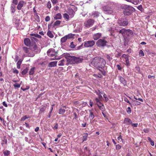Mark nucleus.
<instances>
[{"instance_id":"obj_1","label":"nucleus","mask_w":156,"mask_h":156,"mask_svg":"<svg viewBox=\"0 0 156 156\" xmlns=\"http://www.w3.org/2000/svg\"><path fill=\"white\" fill-rule=\"evenodd\" d=\"M66 58L69 63L72 64L80 63L82 61L81 58L75 56L67 55L66 57Z\"/></svg>"},{"instance_id":"obj_2","label":"nucleus","mask_w":156,"mask_h":156,"mask_svg":"<svg viewBox=\"0 0 156 156\" xmlns=\"http://www.w3.org/2000/svg\"><path fill=\"white\" fill-rule=\"evenodd\" d=\"M117 23L120 26L125 27L128 25L129 22L128 20L121 18L118 20Z\"/></svg>"},{"instance_id":"obj_3","label":"nucleus","mask_w":156,"mask_h":156,"mask_svg":"<svg viewBox=\"0 0 156 156\" xmlns=\"http://www.w3.org/2000/svg\"><path fill=\"white\" fill-rule=\"evenodd\" d=\"M108 42L103 39H99L96 42L97 45L99 47H103L106 46Z\"/></svg>"},{"instance_id":"obj_4","label":"nucleus","mask_w":156,"mask_h":156,"mask_svg":"<svg viewBox=\"0 0 156 156\" xmlns=\"http://www.w3.org/2000/svg\"><path fill=\"white\" fill-rule=\"evenodd\" d=\"M102 9L105 14H111L114 13L113 9L108 6H105L102 7Z\"/></svg>"},{"instance_id":"obj_5","label":"nucleus","mask_w":156,"mask_h":156,"mask_svg":"<svg viewBox=\"0 0 156 156\" xmlns=\"http://www.w3.org/2000/svg\"><path fill=\"white\" fill-rule=\"evenodd\" d=\"M23 50L24 52L27 54L29 57H33L34 55V54L30 48L26 47H23Z\"/></svg>"},{"instance_id":"obj_6","label":"nucleus","mask_w":156,"mask_h":156,"mask_svg":"<svg viewBox=\"0 0 156 156\" xmlns=\"http://www.w3.org/2000/svg\"><path fill=\"white\" fill-rule=\"evenodd\" d=\"M94 23V20L93 19H89L84 23L83 25L86 27L89 28L92 26Z\"/></svg>"},{"instance_id":"obj_7","label":"nucleus","mask_w":156,"mask_h":156,"mask_svg":"<svg viewBox=\"0 0 156 156\" xmlns=\"http://www.w3.org/2000/svg\"><path fill=\"white\" fill-rule=\"evenodd\" d=\"M95 44V41L94 40L88 41H85L84 46L86 48L91 47Z\"/></svg>"},{"instance_id":"obj_8","label":"nucleus","mask_w":156,"mask_h":156,"mask_svg":"<svg viewBox=\"0 0 156 156\" xmlns=\"http://www.w3.org/2000/svg\"><path fill=\"white\" fill-rule=\"evenodd\" d=\"M100 57H97L93 58L91 61V64L92 65L98 67V62L99 61Z\"/></svg>"},{"instance_id":"obj_9","label":"nucleus","mask_w":156,"mask_h":156,"mask_svg":"<svg viewBox=\"0 0 156 156\" xmlns=\"http://www.w3.org/2000/svg\"><path fill=\"white\" fill-rule=\"evenodd\" d=\"M73 37V35L71 34H69L65 35L61 39L60 42L61 44L65 42L67 39L72 38Z\"/></svg>"},{"instance_id":"obj_10","label":"nucleus","mask_w":156,"mask_h":156,"mask_svg":"<svg viewBox=\"0 0 156 156\" xmlns=\"http://www.w3.org/2000/svg\"><path fill=\"white\" fill-rule=\"evenodd\" d=\"M106 62L105 60L103 58L100 57L99 61L98 62V67L101 68V69L104 68L106 64Z\"/></svg>"},{"instance_id":"obj_11","label":"nucleus","mask_w":156,"mask_h":156,"mask_svg":"<svg viewBox=\"0 0 156 156\" xmlns=\"http://www.w3.org/2000/svg\"><path fill=\"white\" fill-rule=\"evenodd\" d=\"M26 2L23 0L20 1L18 3L17 6V9L19 10H20L24 5L26 4Z\"/></svg>"},{"instance_id":"obj_12","label":"nucleus","mask_w":156,"mask_h":156,"mask_svg":"<svg viewBox=\"0 0 156 156\" xmlns=\"http://www.w3.org/2000/svg\"><path fill=\"white\" fill-rule=\"evenodd\" d=\"M101 33H96L93 35V38L94 40H97L101 37Z\"/></svg>"},{"instance_id":"obj_13","label":"nucleus","mask_w":156,"mask_h":156,"mask_svg":"<svg viewBox=\"0 0 156 156\" xmlns=\"http://www.w3.org/2000/svg\"><path fill=\"white\" fill-rule=\"evenodd\" d=\"M123 123L124 124L128 125L131 124L132 122L131 119L126 118L124 119Z\"/></svg>"},{"instance_id":"obj_14","label":"nucleus","mask_w":156,"mask_h":156,"mask_svg":"<svg viewBox=\"0 0 156 156\" xmlns=\"http://www.w3.org/2000/svg\"><path fill=\"white\" fill-rule=\"evenodd\" d=\"M132 12V11L129 9H125L123 11V13L125 16H130L131 15Z\"/></svg>"},{"instance_id":"obj_15","label":"nucleus","mask_w":156,"mask_h":156,"mask_svg":"<svg viewBox=\"0 0 156 156\" xmlns=\"http://www.w3.org/2000/svg\"><path fill=\"white\" fill-rule=\"evenodd\" d=\"M118 77L119 79L120 82L122 83L124 86L126 85L127 84L126 81L120 76H119Z\"/></svg>"},{"instance_id":"obj_16","label":"nucleus","mask_w":156,"mask_h":156,"mask_svg":"<svg viewBox=\"0 0 156 156\" xmlns=\"http://www.w3.org/2000/svg\"><path fill=\"white\" fill-rule=\"evenodd\" d=\"M24 43L27 46H29L30 45V41L29 38H26L24 40Z\"/></svg>"},{"instance_id":"obj_17","label":"nucleus","mask_w":156,"mask_h":156,"mask_svg":"<svg viewBox=\"0 0 156 156\" xmlns=\"http://www.w3.org/2000/svg\"><path fill=\"white\" fill-rule=\"evenodd\" d=\"M67 12L70 16H73L74 14L75 13L74 11L71 8L69 9Z\"/></svg>"},{"instance_id":"obj_18","label":"nucleus","mask_w":156,"mask_h":156,"mask_svg":"<svg viewBox=\"0 0 156 156\" xmlns=\"http://www.w3.org/2000/svg\"><path fill=\"white\" fill-rule=\"evenodd\" d=\"M130 30L129 29L126 30L125 28H123L119 31V33L122 34H125L127 31L129 32Z\"/></svg>"},{"instance_id":"obj_19","label":"nucleus","mask_w":156,"mask_h":156,"mask_svg":"<svg viewBox=\"0 0 156 156\" xmlns=\"http://www.w3.org/2000/svg\"><path fill=\"white\" fill-rule=\"evenodd\" d=\"M54 18L55 20H61L62 18V16L61 13H58L55 16Z\"/></svg>"},{"instance_id":"obj_20","label":"nucleus","mask_w":156,"mask_h":156,"mask_svg":"<svg viewBox=\"0 0 156 156\" xmlns=\"http://www.w3.org/2000/svg\"><path fill=\"white\" fill-rule=\"evenodd\" d=\"M90 112L89 118L90 120H92L94 117L95 116L93 112L91 110H89Z\"/></svg>"},{"instance_id":"obj_21","label":"nucleus","mask_w":156,"mask_h":156,"mask_svg":"<svg viewBox=\"0 0 156 156\" xmlns=\"http://www.w3.org/2000/svg\"><path fill=\"white\" fill-rule=\"evenodd\" d=\"M127 1L135 5H137L139 2V0H127Z\"/></svg>"},{"instance_id":"obj_22","label":"nucleus","mask_w":156,"mask_h":156,"mask_svg":"<svg viewBox=\"0 0 156 156\" xmlns=\"http://www.w3.org/2000/svg\"><path fill=\"white\" fill-rule=\"evenodd\" d=\"M35 67H33L32 68H31L30 71H29V74L30 75H33L34 73L35 72Z\"/></svg>"},{"instance_id":"obj_23","label":"nucleus","mask_w":156,"mask_h":156,"mask_svg":"<svg viewBox=\"0 0 156 156\" xmlns=\"http://www.w3.org/2000/svg\"><path fill=\"white\" fill-rule=\"evenodd\" d=\"M88 136V134L87 133H84L83 134L82 139L83 142L87 140Z\"/></svg>"},{"instance_id":"obj_24","label":"nucleus","mask_w":156,"mask_h":156,"mask_svg":"<svg viewBox=\"0 0 156 156\" xmlns=\"http://www.w3.org/2000/svg\"><path fill=\"white\" fill-rule=\"evenodd\" d=\"M47 35L50 38H52L54 37V35L51 32L50 30H48L47 33Z\"/></svg>"},{"instance_id":"obj_25","label":"nucleus","mask_w":156,"mask_h":156,"mask_svg":"<svg viewBox=\"0 0 156 156\" xmlns=\"http://www.w3.org/2000/svg\"><path fill=\"white\" fill-rule=\"evenodd\" d=\"M105 56L109 61H110L113 59L111 56L108 54H106L105 55Z\"/></svg>"},{"instance_id":"obj_26","label":"nucleus","mask_w":156,"mask_h":156,"mask_svg":"<svg viewBox=\"0 0 156 156\" xmlns=\"http://www.w3.org/2000/svg\"><path fill=\"white\" fill-rule=\"evenodd\" d=\"M57 61L51 62L49 63V65L51 67H54L56 66Z\"/></svg>"},{"instance_id":"obj_27","label":"nucleus","mask_w":156,"mask_h":156,"mask_svg":"<svg viewBox=\"0 0 156 156\" xmlns=\"http://www.w3.org/2000/svg\"><path fill=\"white\" fill-rule=\"evenodd\" d=\"M4 156H8L10 153V152L8 150L4 151L3 152Z\"/></svg>"},{"instance_id":"obj_28","label":"nucleus","mask_w":156,"mask_h":156,"mask_svg":"<svg viewBox=\"0 0 156 156\" xmlns=\"http://www.w3.org/2000/svg\"><path fill=\"white\" fill-rule=\"evenodd\" d=\"M54 51V49L52 48L49 49L47 51V54L48 56H49L50 54L51 53H53Z\"/></svg>"},{"instance_id":"obj_29","label":"nucleus","mask_w":156,"mask_h":156,"mask_svg":"<svg viewBox=\"0 0 156 156\" xmlns=\"http://www.w3.org/2000/svg\"><path fill=\"white\" fill-rule=\"evenodd\" d=\"M16 6L15 5L12 4L11 6V10L12 13H13L15 12V8Z\"/></svg>"},{"instance_id":"obj_30","label":"nucleus","mask_w":156,"mask_h":156,"mask_svg":"<svg viewBox=\"0 0 156 156\" xmlns=\"http://www.w3.org/2000/svg\"><path fill=\"white\" fill-rule=\"evenodd\" d=\"M51 57H53L55 56V58H53V59H55V57L57 56V53L55 52V51L53 52V53H51L50 54L49 56Z\"/></svg>"},{"instance_id":"obj_31","label":"nucleus","mask_w":156,"mask_h":156,"mask_svg":"<svg viewBox=\"0 0 156 156\" xmlns=\"http://www.w3.org/2000/svg\"><path fill=\"white\" fill-rule=\"evenodd\" d=\"M65 62V60L64 59H63L61 60L58 62V65L59 66H63Z\"/></svg>"},{"instance_id":"obj_32","label":"nucleus","mask_w":156,"mask_h":156,"mask_svg":"<svg viewBox=\"0 0 156 156\" xmlns=\"http://www.w3.org/2000/svg\"><path fill=\"white\" fill-rule=\"evenodd\" d=\"M3 142L1 143V144L3 145L4 144H7V140L6 137L5 136H4L2 140Z\"/></svg>"},{"instance_id":"obj_33","label":"nucleus","mask_w":156,"mask_h":156,"mask_svg":"<svg viewBox=\"0 0 156 156\" xmlns=\"http://www.w3.org/2000/svg\"><path fill=\"white\" fill-rule=\"evenodd\" d=\"M22 61L21 60H19L17 63V68L19 69L20 68V65L22 63Z\"/></svg>"},{"instance_id":"obj_34","label":"nucleus","mask_w":156,"mask_h":156,"mask_svg":"<svg viewBox=\"0 0 156 156\" xmlns=\"http://www.w3.org/2000/svg\"><path fill=\"white\" fill-rule=\"evenodd\" d=\"M66 110L64 109L60 108L58 113L59 114H63L65 112Z\"/></svg>"},{"instance_id":"obj_35","label":"nucleus","mask_w":156,"mask_h":156,"mask_svg":"<svg viewBox=\"0 0 156 156\" xmlns=\"http://www.w3.org/2000/svg\"><path fill=\"white\" fill-rule=\"evenodd\" d=\"M30 35L31 36H33L35 37L39 38H41V35L37 34H30Z\"/></svg>"},{"instance_id":"obj_36","label":"nucleus","mask_w":156,"mask_h":156,"mask_svg":"<svg viewBox=\"0 0 156 156\" xmlns=\"http://www.w3.org/2000/svg\"><path fill=\"white\" fill-rule=\"evenodd\" d=\"M63 16L65 19H67L68 20H69L70 18L69 15L66 13L63 14Z\"/></svg>"},{"instance_id":"obj_37","label":"nucleus","mask_w":156,"mask_h":156,"mask_svg":"<svg viewBox=\"0 0 156 156\" xmlns=\"http://www.w3.org/2000/svg\"><path fill=\"white\" fill-rule=\"evenodd\" d=\"M61 23V21L59 20H56L55 22L53 24L54 27L55 26L60 25Z\"/></svg>"},{"instance_id":"obj_38","label":"nucleus","mask_w":156,"mask_h":156,"mask_svg":"<svg viewBox=\"0 0 156 156\" xmlns=\"http://www.w3.org/2000/svg\"><path fill=\"white\" fill-rule=\"evenodd\" d=\"M28 68H26V69H24L22 72L21 73L23 75H24L26 74L28 72Z\"/></svg>"},{"instance_id":"obj_39","label":"nucleus","mask_w":156,"mask_h":156,"mask_svg":"<svg viewBox=\"0 0 156 156\" xmlns=\"http://www.w3.org/2000/svg\"><path fill=\"white\" fill-rule=\"evenodd\" d=\"M148 140L150 142L152 146H154V142L153 141L151 140L150 137H147Z\"/></svg>"},{"instance_id":"obj_40","label":"nucleus","mask_w":156,"mask_h":156,"mask_svg":"<svg viewBox=\"0 0 156 156\" xmlns=\"http://www.w3.org/2000/svg\"><path fill=\"white\" fill-rule=\"evenodd\" d=\"M30 118L29 116H28V117L27 115H25L23 117L21 118V121H24L26 119L29 118Z\"/></svg>"},{"instance_id":"obj_41","label":"nucleus","mask_w":156,"mask_h":156,"mask_svg":"<svg viewBox=\"0 0 156 156\" xmlns=\"http://www.w3.org/2000/svg\"><path fill=\"white\" fill-rule=\"evenodd\" d=\"M139 55L140 56H143L144 55V53L142 50H140L139 52Z\"/></svg>"},{"instance_id":"obj_42","label":"nucleus","mask_w":156,"mask_h":156,"mask_svg":"<svg viewBox=\"0 0 156 156\" xmlns=\"http://www.w3.org/2000/svg\"><path fill=\"white\" fill-rule=\"evenodd\" d=\"M46 5L47 8L50 9L51 7V4L50 2H48Z\"/></svg>"},{"instance_id":"obj_43","label":"nucleus","mask_w":156,"mask_h":156,"mask_svg":"<svg viewBox=\"0 0 156 156\" xmlns=\"http://www.w3.org/2000/svg\"><path fill=\"white\" fill-rule=\"evenodd\" d=\"M98 108L102 111V112H104L105 110V109L104 105H102V106H99Z\"/></svg>"},{"instance_id":"obj_44","label":"nucleus","mask_w":156,"mask_h":156,"mask_svg":"<svg viewBox=\"0 0 156 156\" xmlns=\"http://www.w3.org/2000/svg\"><path fill=\"white\" fill-rule=\"evenodd\" d=\"M126 111L128 114H130L131 112L130 108V107H128L126 109Z\"/></svg>"},{"instance_id":"obj_45","label":"nucleus","mask_w":156,"mask_h":156,"mask_svg":"<svg viewBox=\"0 0 156 156\" xmlns=\"http://www.w3.org/2000/svg\"><path fill=\"white\" fill-rule=\"evenodd\" d=\"M130 7V6L129 5H125L123 6L122 8L125 10L127 9H129V8Z\"/></svg>"},{"instance_id":"obj_46","label":"nucleus","mask_w":156,"mask_h":156,"mask_svg":"<svg viewBox=\"0 0 156 156\" xmlns=\"http://www.w3.org/2000/svg\"><path fill=\"white\" fill-rule=\"evenodd\" d=\"M123 58H124L126 60L129 58V55H126L125 54H123L122 56Z\"/></svg>"},{"instance_id":"obj_47","label":"nucleus","mask_w":156,"mask_h":156,"mask_svg":"<svg viewBox=\"0 0 156 156\" xmlns=\"http://www.w3.org/2000/svg\"><path fill=\"white\" fill-rule=\"evenodd\" d=\"M137 8L138 9H139L141 11H142L143 10V8L141 5H140L138 6L137 7Z\"/></svg>"},{"instance_id":"obj_48","label":"nucleus","mask_w":156,"mask_h":156,"mask_svg":"<svg viewBox=\"0 0 156 156\" xmlns=\"http://www.w3.org/2000/svg\"><path fill=\"white\" fill-rule=\"evenodd\" d=\"M124 100L125 102H126L127 103H128L131 106V104L130 103L129 101V100L126 97L124 98Z\"/></svg>"},{"instance_id":"obj_49","label":"nucleus","mask_w":156,"mask_h":156,"mask_svg":"<svg viewBox=\"0 0 156 156\" xmlns=\"http://www.w3.org/2000/svg\"><path fill=\"white\" fill-rule=\"evenodd\" d=\"M45 110V108L44 107L41 108L39 111V112L40 113H42Z\"/></svg>"},{"instance_id":"obj_50","label":"nucleus","mask_w":156,"mask_h":156,"mask_svg":"<svg viewBox=\"0 0 156 156\" xmlns=\"http://www.w3.org/2000/svg\"><path fill=\"white\" fill-rule=\"evenodd\" d=\"M122 147V146L119 144H117L116 145V149L117 150H119Z\"/></svg>"},{"instance_id":"obj_51","label":"nucleus","mask_w":156,"mask_h":156,"mask_svg":"<svg viewBox=\"0 0 156 156\" xmlns=\"http://www.w3.org/2000/svg\"><path fill=\"white\" fill-rule=\"evenodd\" d=\"M13 86L14 87L17 88H20V84L17 83L14 84Z\"/></svg>"},{"instance_id":"obj_52","label":"nucleus","mask_w":156,"mask_h":156,"mask_svg":"<svg viewBox=\"0 0 156 156\" xmlns=\"http://www.w3.org/2000/svg\"><path fill=\"white\" fill-rule=\"evenodd\" d=\"M70 46L71 48H74L76 46V45L74 44L73 42H72L70 43Z\"/></svg>"},{"instance_id":"obj_53","label":"nucleus","mask_w":156,"mask_h":156,"mask_svg":"<svg viewBox=\"0 0 156 156\" xmlns=\"http://www.w3.org/2000/svg\"><path fill=\"white\" fill-rule=\"evenodd\" d=\"M121 55V52H118V53L117 54H116L115 55V56L116 57L119 58Z\"/></svg>"},{"instance_id":"obj_54","label":"nucleus","mask_w":156,"mask_h":156,"mask_svg":"<svg viewBox=\"0 0 156 156\" xmlns=\"http://www.w3.org/2000/svg\"><path fill=\"white\" fill-rule=\"evenodd\" d=\"M73 115L74 116V119H76L78 118V116L77 115V113L76 112H73Z\"/></svg>"},{"instance_id":"obj_55","label":"nucleus","mask_w":156,"mask_h":156,"mask_svg":"<svg viewBox=\"0 0 156 156\" xmlns=\"http://www.w3.org/2000/svg\"><path fill=\"white\" fill-rule=\"evenodd\" d=\"M50 20V17L49 16H47L46 17L45 20L46 22H48Z\"/></svg>"},{"instance_id":"obj_56","label":"nucleus","mask_w":156,"mask_h":156,"mask_svg":"<svg viewBox=\"0 0 156 156\" xmlns=\"http://www.w3.org/2000/svg\"><path fill=\"white\" fill-rule=\"evenodd\" d=\"M131 126L134 127H136L137 126L138 124L137 123H132L131 124Z\"/></svg>"},{"instance_id":"obj_57","label":"nucleus","mask_w":156,"mask_h":156,"mask_svg":"<svg viewBox=\"0 0 156 156\" xmlns=\"http://www.w3.org/2000/svg\"><path fill=\"white\" fill-rule=\"evenodd\" d=\"M143 131L145 133H148L150 131L148 128L144 129H143Z\"/></svg>"},{"instance_id":"obj_58","label":"nucleus","mask_w":156,"mask_h":156,"mask_svg":"<svg viewBox=\"0 0 156 156\" xmlns=\"http://www.w3.org/2000/svg\"><path fill=\"white\" fill-rule=\"evenodd\" d=\"M103 97L105 99V101L107 102L108 100V98L107 97L106 95L104 94L103 95Z\"/></svg>"},{"instance_id":"obj_59","label":"nucleus","mask_w":156,"mask_h":156,"mask_svg":"<svg viewBox=\"0 0 156 156\" xmlns=\"http://www.w3.org/2000/svg\"><path fill=\"white\" fill-rule=\"evenodd\" d=\"M51 1L53 5L55 4L58 2V0H51Z\"/></svg>"},{"instance_id":"obj_60","label":"nucleus","mask_w":156,"mask_h":156,"mask_svg":"<svg viewBox=\"0 0 156 156\" xmlns=\"http://www.w3.org/2000/svg\"><path fill=\"white\" fill-rule=\"evenodd\" d=\"M117 69H118L119 70H120V71H121L122 70V67L121 66L118 64V65H117Z\"/></svg>"},{"instance_id":"obj_61","label":"nucleus","mask_w":156,"mask_h":156,"mask_svg":"<svg viewBox=\"0 0 156 156\" xmlns=\"http://www.w3.org/2000/svg\"><path fill=\"white\" fill-rule=\"evenodd\" d=\"M18 0H13L12 2L15 5H17L18 4Z\"/></svg>"},{"instance_id":"obj_62","label":"nucleus","mask_w":156,"mask_h":156,"mask_svg":"<svg viewBox=\"0 0 156 156\" xmlns=\"http://www.w3.org/2000/svg\"><path fill=\"white\" fill-rule=\"evenodd\" d=\"M58 123H56L55 124V126L53 127V128L54 129H57L58 128Z\"/></svg>"},{"instance_id":"obj_63","label":"nucleus","mask_w":156,"mask_h":156,"mask_svg":"<svg viewBox=\"0 0 156 156\" xmlns=\"http://www.w3.org/2000/svg\"><path fill=\"white\" fill-rule=\"evenodd\" d=\"M125 62L127 66H128L129 65V58L126 60Z\"/></svg>"},{"instance_id":"obj_64","label":"nucleus","mask_w":156,"mask_h":156,"mask_svg":"<svg viewBox=\"0 0 156 156\" xmlns=\"http://www.w3.org/2000/svg\"><path fill=\"white\" fill-rule=\"evenodd\" d=\"M13 73L16 74H18L19 73V71L16 69H13Z\"/></svg>"}]
</instances>
